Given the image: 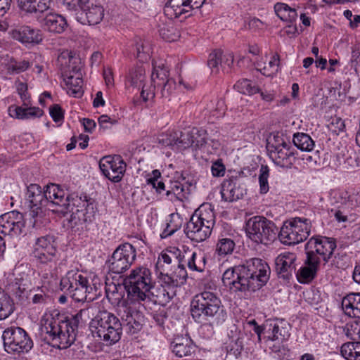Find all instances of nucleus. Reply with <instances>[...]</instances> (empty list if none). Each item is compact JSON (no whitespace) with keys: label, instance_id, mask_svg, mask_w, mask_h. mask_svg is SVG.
Here are the masks:
<instances>
[{"label":"nucleus","instance_id":"30","mask_svg":"<svg viewBox=\"0 0 360 360\" xmlns=\"http://www.w3.org/2000/svg\"><path fill=\"white\" fill-rule=\"evenodd\" d=\"M188 277L187 271L185 268L184 259L179 260L178 267L172 274H163L161 273V281L163 283L170 284L176 290L178 287L182 285Z\"/></svg>","mask_w":360,"mask_h":360},{"label":"nucleus","instance_id":"7","mask_svg":"<svg viewBox=\"0 0 360 360\" xmlns=\"http://www.w3.org/2000/svg\"><path fill=\"white\" fill-rule=\"evenodd\" d=\"M246 234L257 243L267 245L274 241L278 229L275 224L262 216H255L246 222Z\"/></svg>","mask_w":360,"mask_h":360},{"label":"nucleus","instance_id":"60","mask_svg":"<svg viewBox=\"0 0 360 360\" xmlns=\"http://www.w3.org/2000/svg\"><path fill=\"white\" fill-rule=\"evenodd\" d=\"M287 143H290V142L285 141L281 136L274 135L273 137L269 139L266 148L269 151V149L281 148L282 146H287Z\"/></svg>","mask_w":360,"mask_h":360},{"label":"nucleus","instance_id":"57","mask_svg":"<svg viewBox=\"0 0 360 360\" xmlns=\"http://www.w3.org/2000/svg\"><path fill=\"white\" fill-rule=\"evenodd\" d=\"M269 168L267 166H262L260 174L259 176V182L261 193H266L269 191L268 177Z\"/></svg>","mask_w":360,"mask_h":360},{"label":"nucleus","instance_id":"40","mask_svg":"<svg viewBox=\"0 0 360 360\" xmlns=\"http://www.w3.org/2000/svg\"><path fill=\"white\" fill-rule=\"evenodd\" d=\"M338 199L341 205L348 210H354L360 206V193H353L349 194L347 191L338 194Z\"/></svg>","mask_w":360,"mask_h":360},{"label":"nucleus","instance_id":"33","mask_svg":"<svg viewBox=\"0 0 360 360\" xmlns=\"http://www.w3.org/2000/svg\"><path fill=\"white\" fill-rule=\"evenodd\" d=\"M184 263L187 264L189 269L202 272L206 265L205 255L201 252L188 251L182 255Z\"/></svg>","mask_w":360,"mask_h":360},{"label":"nucleus","instance_id":"22","mask_svg":"<svg viewBox=\"0 0 360 360\" xmlns=\"http://www.w3.org/2000/svg\"><path fill=\"white\" fill-rule=\"evenodd\" d=\"M176 179L174 181H170L169 184L166 186L165 196L168 200L172 202H183L188 198L189 194L188 187L185 186L181 181L185 180L186 177L182 172H176L174 176Z\"/></svg>","mask_w":360,"mask_h":360},{"label":"nucleus","instance_id":"5","mask_svg":"<svg viewBox=\"0 0 360 360\" xmlns=\"http://www.w3.org/2000/svg\"><path fill=\"white\" fill-rule=\"evenodd\" d=\"M191 311L193 319L202 323L216 316L221 309L220 299L213 292L204 291L194 296L191 301Z\"/></svg>","mask_w":360,"mask_h":360},{"label":"nucleus","instance_id":"23","mask_svg":"<svg viewBox=\"0 0 360 360\" xmlns=\"http://www.w3.org/2000/svg\"><path fill=\"white\" fill-rule=\"evenodd\" d=\"M295 253L285 252L280 254L276 259V269L280 278L289 279L296 270Z\"/></svg>","mask_w":360,"mask_h":360},{"label":"nucleus","instance_id":"45","mask_svg":"<svg viewBox=\"0 0 360 360\" xmlns=\"http://www.w3.org/2000/svg\"><path fill=\"white\" fill-rule=\"evenodd\" d=\"M197 132L196 128H193L190 131H178V140L176 141V148L185 149L193 146V136Z\"/></svg>","mask_w":360,"mask_h":360},{"label":"nucleus","instance_id":"63","mask_svg":"<svg viewBox=\"0 0 360 360\" xmlns=\"http://www.w3.org/2000/svg\"><path fill=\"white\" fill-rule=\"evenodd\" d=\"M345 127V124L344 120L337 117L332 118L331 122L328 124L329 130L337 135L339 134L340 132L343 131Z\"/></svg>","mask_w":360,"mask_h":360},{"label":"nucleus","instance_id":"25","mask_svg":"<svg viewBox=\"0 0 360 360\" xmlns=\"http://www.w3.org/2000/svg\"><path fill=\"white\" fill-rule=\"evenodd\" d=\"M242 264L235 266L226 269L222 276V281L224 285L233 287L240 291H245V278L243 272Z\"/></svg>","mask_w":360,"mask_h":360},{"label":"nucleus","instance_id":"62","mask_svg":"<svg viewBox=\"0 0 360 360\" xmlns=\"http://www.w3.org/2000/svg\"><path fill=\"white\" fill-rule=\"evenodd\" d=\"M302 160L309 167L320 166L321 164V159L318 150L304 155Z\"/></svg>","mask_w":360,"mask_h":360},{"label":"nucleus","instance_id":"35","mask_svg":"<svg viewBox=\"0 0 360 360\" xmlns=\"http://www.w3.org/2000/svg\"><path fill=\"white\" fill-rule=\"evenodd\" d=\"M306 264L307 266L301 267L297 272V280L301 283H309L314 278L320 263L319 261L314 262L307 256Z\"/></svg>","mask_w":360,"mask_h":360},{"label":"nucleus","instance_id":"10","mask_svg":"<svg viewBox=\"0 0 360 360\" xmlns=\"http://www.w3.org/2000/svg\"><path fill=\"white\" fill-rule=\"evenodd\" d=\"M4 346L8 353H27L33 347V342L27 332L20 327L11 326L2 334Z\"/></svg>","mask_w":360,"mask_h":360},{"label":"nucleus","instance_id":"6","mask_svg":"<svg viewBox=\"0 0 360 360\" xmlns=\"http://www.w3.org/2000/svg\"><path fill=\"white\" fill-rule=\"evenodd\" d=\"M243 266V274L246 280L245 291H256L264 286L269 279L271 270L262 259L252 258Z\"/></svg>","mask_w":360,"mask_h":360},{"label":"nucleus","instance_id":"9","mask_svg":"<svg viewBox=\"0 0 360 360\" xmlns=\"http://www.w3.org/2000/svg\"><path fill=\"white\" fill-rule=\"evenodd\" d=\"M310 232L311 222L309 219L295 218L293 221L283 224L277 236L283 244L290 245L306 240Z\"/></svg>","mask_w":360,"mask_h":360},{"label":"nucleus","instance_id":"39","mask_svg":"<svg viewBox=\"0 0 360 360\" xmlns=\"http://www.w3.org/2000/svg\"><path fill=\"white\" fill-rule=\"evenodd\" d=\"M340 352L347 360H360V342L345 343L342 345Z\"/></svg>","mask_w":360,"mask_h":360},{"label":"nucleus","instance_id":"20","mask_svg":"<svg viewBox=\"0 0 360 360\" xmlns=\"http://www.w3.org/2000/svg\"><path fill=\"white\" fill-rule=\"evenodd\" d=\"M25 225L23 215L18 211L9 212L0 217V232L4 235L18 236Z\"/></svg>","mask_w":360,"mask_h":360},{"label":"nucleus","instance_id":"26","mask_svg":"<svg viewBox=\"0 0 360 360\" xmlns=\"http://www.w3.org/2000/svg\"><path fill=\"white\" fill-rule=\"evenodd\" d=\"M246 190L236 179L225 180L221 185V198L227 202L239 200L245 194Z\"/></svg>","mask_w":360,"mask_h":360},{"label":"nucleus","instance_id":"12","mask_svg":"<svg viewBox=\"0 0 360 360\" xmlns=\"http://www.w3.org/2000/svg\"><path fill=\"white\" fill-rule=\"evenodd\" d=\"M336 248L335 240L333 238L314 236L305 245L306 254L314 262H321V259L327 263Z\"/></svg>","mask_w":360,"mask_h":360},{"label":"nucleus","instance_id":"34","mask_svg":"<svg viewBox=\"0 0 360 360\" xmlns=\"http://www.w3.org/2000/svg\"><path fill=\"white\" fill-rule=\"evenodd\" d=\"M345 314L350 317L360 318V293H350L342 300Z\"/></svg>","mask_w":360,"mask_h":360},{"label":"nucleus","instance_id":"32","mask_svg":"<svg viewBox=\"0 0 360 360\" xmlns=\"http://www.w3.org/2000/svg\"><path fill=\"white\" fill-rule=\"evenodd\" d=\"M20 10L28 13H44L51 8V0H17Z\"/></svg>","mask_w":360,"mask_h":360},{"label":"nucleus","instance_id":"14","mask_svg":"<svg viewBox=\"0 0 360 360\" xmlns=\"http://www.w3.org/2000/svg\"><path fill=\"white\" fill-rule=\"evenodd\" d=\"M136 252L130 243L120 245L112 253L108 261L111 272L120 274L126 271L135 261Z\"/></svg>","mask_w":360,"mask_h":360},{"label":"nucleus","instance_id":"56","mask_svg":"<svg viewBox=\"0 0 360 360\" xmlns=\"http://www.w3.org/2000/svg\"><path fill=\"white\" fill-rule=\"evenodd\" d=\"M178 135V131H172L169 134H162L158 139L159 143H160L163 146L176 147Z\"/></svg>","mask_w":360,"mask_h":360},{"label":"nucleus","instance_id":"50","mask_svg":"<svg viewBox=\"0 0 360 360\" xmlns=\"http://www.w3.org/2000/svg\"><path fill=\"white\" fill-rule=\"evenodd\" d=\"M207 65L212 73H219L220 68H223L222 52L218 50L211 53L208 58Z\"/></svg>","mask_w":360,"mask_h":360},{"label":"nucleus","instance_id":"48","mask_svg":"<svg viewBox=\"0 0 360 360\" xmlns=\"http://www.w3.org/2000/svg\"><path fill=\"white\" fill-rule=\"evenodd\" d=\"M235 89L243 94L252 95L259 91V88L250 80H238L234 85Z\"/></svg>","mask_w":360,"mask_h":360},{"label":"nucleus","instance_id":"55","mask_svg":"<svg viewBox=\"0 0 360 360\" xmlns=\"http://www.w3.org/2000/svg\"><path fill=\"white\" fill-rule=\"evenodd\" d=\"M343 333L350 340L360 339V328L356 322L348 323L343 327Z\"/></svg>","mask_w":360,"mask_h":360},{"label":"nucleus","instance_id":"15","mask_svg":"<svg viewBox=\"0 0 360 360\" xmlns=\"http://www.w3.org/2000/svg\"><path fill=\"white\" fill-rule=\"evenodd\" d=\"M117 311L121 319L122 330L126 333L133 335L141 330L143 321L141 313L124 302L118 306Z\"/></svg>","mask_w":360,"mask_h":360},{"label":"nucleus","instance_id":"3","mask_svg":"<svg viewBox=\"0 0 360 360\" xmlns=\"http://www.w3.org/2000/svg\"><path fill=\"white\" fill-rule=\"evenodd\" d=\"M215 224V216L210 205H202L186 224L184 232L191 240L199 243L211 234Z\"/></svg>","mask_w":360,"mask_h":360},{"label":"nucleus","instance_id":"43","mask_svg":"<svg viewBox=\"0 0 360 360\" xmlns=\"http://www.w3.org/2000/svg\"><path fill=\"white\" fill-rule=\"evenodd\" d=\"M294 145L302 150L311 152L314 146V142L311 138L304 133H297L293 136Z\"/></svg>","mask_w":360,"mask_h":360},{"label":"nucleus","instance_id":"41","mask_svg":"<svg viewBox=\"0 0 360 360\" xmlns=\"http://www.w3.org/2000/svg\"><path fill=\"white\" fill-rule=\"evenodd\" d=\"M286 323L275 322L274 324L271 323L270 326L271 328V335L269 338L272 340L283 341L287 340L290 337V333Z\"/></svg>","mask_w":360,"mask_h":360},{"label":"nucleus","instance_id":"24","mask_svg":"<svg viewBox=\"0 0 360 360\" xmlns=\"http://www.w3.org/2000/svg\"><path fill=\"white\" fill-rule=\"evenodd\" d=\"M268 152L274 163L281 167L290 168L295 159L294 148L290 143L281 148L269 149Z\"/></svg>","mask_w":360,"mask_h":360},{"label":"nucleus","instance_id":"18","mask_svg":"<svg viewBox=\"0 0 360 360\" xmlns=\"http://www.w3.org/2000/svg\"><path fill=\"white\" fill-rule=\"evenodd\" d=\"M25 205L30 210L32 217H41L43 208L46 206V199L44 191L36 184H32L27 187L25 195Z\"/></svg>","mask_w":360,"mask_h":360},{"label":"nucleus","instance_id":"27","mask_svg":"<svg viewBox=\"0 0 360 360\" xmlns=\"http://www.w3.org/2000/svg\"><path fill=\"white\" fill-rule=\"evenodd\" d=\"M172 352L178 357L191 356L195 351V345L188 335L176 337L171 342Z\"/></svg>","mask_w":360,"mask_h":360},{"label":"nucleus","instance_id":"51","mask_svg":"<svg viewBox=\"0 0 360 360\" xmlns=\"http://www.w3.org/2000/svg\"><path fill=\"white\" fill-rule=\"evenodd\" d=\"M160 179V172L158 169H155L152 172L151 176L147 179L148 184L155 188L158 193H162L166 190V185Z\"/></svg>","mask_w":360,"mask_h":360},{"label":"nucleus","instance_id":"17","mask_svg":"<svg viewBox=\"0 0 360 360\" xmlns=\"http://www.w3.org/2000/svg\"><path fill=\"white\" fill-rule=\"evenodd\" d=\"M205 0H169L164 11L171 18L183 16L186 18L192 15V11L198 9L205 4Z\"/></svg>","mask_w":360,"mask_h":360},{"label":"nucleus","instance_id":"44","mask_svg":"<svg viewBox=\"0 0 360 360\" xmlns=\"http://www.w3.org/2000/svg\"><path fill=\"white\" fill-rule=\"evenodd\" d=\"M14 311V304L9 295L0 292V320L5 319Z\"/></svg>","mask_w":360,"mask_h":360},{"label":"nucleus","instance_id":"1","mask_svg":"<svg viewBox=\"0 0 360 360\" xmlns=\"http://www.w3.org/2000/svg\"><path fill=\"white\" fill-rule=\"evenodd\" d=\"M44 191L45 198L46 199V205L49 204L52 206H56L58 208L53 210V211L63 214L69 211L72 212L70 222L75 226L91 220V217L94 212L92 199H87L85 196L84 199L82 200L81 197H77L72 199L73 207L70 210L71 204L69 194L60 186L56 184H50L46 186Z\"/></svg>","mask_w":360,"mask_h":360},{"label":"nucleus","instance_id":"36","mask_svg":"<svg viewBox=\"0 0 360 360\" xmlns=\"http://www.w3.org/2000/svg\"><path fill=\"white\" fill-rule=\"evenodd\" d=\"M153 71L151 75L153 84L150 86L155 89L159 86H162L163 82H166L167 79H170L171 78H169V70L163 63H161L157 65L156 63H153Z\"/></svg>","mask_w":360,"mask_h":360},{"label":"nucleus","instance_id":"19","mask_svg":"<svg viewBox=\"0 0 360 360\" xmlns=\"http://www.w3.org/2000/svg\"><path fill=\"white\" fill-rule=\"evenodd\" d=\"M127 82L134 88L141 89V96L144 101H147L155 96V88L152 86H146L144 84L146 80V70L143 64H139L129 70L127 77Z\"/></svg>","mask_w":360,"mask_h":360},{"label":"nucleus","instance_id":"47","mask_svg":"<svg viewBox=\"0 0 360 360\" xmlns=\"http://www.w3.org/2000/svg\"><path fill=\"white\" fill-rule=\"evenodd\" d=\"M169 218L170 219L167 222V226L161 234L162 238L172 235L181 226L182 219L179 214H172L169 215Z\"/></svg>","mask_w":360,"mask_h":360},{"label":"nucleus","instance_id":"13","mask_svg":"<svg viewBox=\"0 0 360 360\" xmlns=\"http://www.w3.org/2000/svg\"><path fill=\"white\" fill-rule=\"evenodd\" d=\"M57 243L53 236L46 235L37 238L32 254L42 264L56 266Z\"/></svg>","mask_w":360,"mask_h":360},{"label":"nucleus","instance_id":"38","mask_svg":"<svg viewBox=\"0 0 360 360\" xmlns=\"http://www.w3.org/2000/svg\"><path fill=\"white\" fill-rule=\"evenodd\" d=\"M160 36L165 41H174L179 37V32L172 21L162 23L158 30Z\"/></svg>","mask_w":360,"mask_h":360},{"label":"nucleus","instance_id":"21","mask_svg":"<svg viewBox=\"0 0 360 360\" xmlns=\"http://www.w3.org/2000/svg\"><path fill=\"white\" fill-rule=\"evenodd\" d=\"M161 280V276L160 277ZM176 290L170 284H165L160 281L158 284L152 283L146 293V300H149L160 305L167 304L176 295Z\"/></svg>","mask_w":360,"mask_h":360},{"label":"nucleus","instance_id":"11","mask_svg":"<svg viewBox=\"0 0 360 360\" xmlns=\"http://www.w3.org/2000/svg\"><path fill=\"white\" fill-rule=\"evenodd\" d=\"M63 287L68 286L67 290L71 297L76 302L94 300L91 295V288L89 286V279L78 271H69L65 278L61 280Z\"/></svg>","mask_w":360,"mask_h":360},{"label":"nucleus","instance_id":"8","mask_svg":"<svg viewBox=\"0 0 360 360\" xmlns=\"http://www.w3.org/2000/svg\"><path fill=\"white\" fill-rule=\"evenodd\" d=\"M152 283L151 271L146 266L136 267L124 278V288L127 294L135 300H146V293Z\"/></svg>","mask_w":360,"mask_h":360},{"label":"nucleus","instance_id":"37","mask_svg":"<svg viewBox=\"0 0 360 360\" xmlns=\"http://www.w3.org/2000/svg\"><path fill=\"white\" fill-rule=\"evenodd\" d=\"M184 259L182 257L181 250L176 247H170L165 250L162 251L158 257V265L163 266V264H170L172 262Z\"/></svg>","mask_w":360,"mask_h":360},{"label":"nucleus","instance_id":"2","mask_svg":"<svg viewBox=\"0 0 360 360\" xmlns=\"http://www.w3.org/2000/svg\"><path fill=\"white\" fill-rule=\"evenodd\" d=\"M96 307L91 306L80 309L75 315L64 319H51L47 320L42 328V332L58 344L60 349L69 347L76 340L78 325L83 318H89L94 315Z\"/></svg>","mask_w":360,"mask_h":360},{"label":"nucleus","instance_id":"53","mask_svg":"<svg viewBox=\"0 0 360 360\" xmlns=\"http://www.w3.org/2000/svg\"><path fill=\"white\" fill-rule=\"evenodd\" d=\"M8 290L18 300L23 301L27 298V291L25 285H22L18 282L12 283L9 285Z\"/></svg>","mask_w":360,"mask_h":360},{"label":"nucleus","instance_id":"61","mask_svg":"<svg viewBox=\"0 0 360 360\" xmlns=\"http://www.w3.org/2000/svg\"><path fill=\"white\" fill-rule=\"evenodd\" d=\"M89 0H63V4L70 11H77L79 8L82 11L86 7Z\"/></svg>","mask_w":360,"mask_h":360},{"label":"nucleus","instance_id":"16","mask_svg":"<svg viewBox=\"0 0 360 360\" xmlns=\"http://www.w3.org/2000/svg\"><path fill=\"white\" fill-rule=\"evenodd\" d=\"M99 167L102 173L111 181L119 182L126 171L127 165L119 155H108L101 159Z\"/></svg>","mask_w":360,"mask_h":360},{"label":"nucleus","instance_id":"29","mask_svg":"<svg viewBox=\"0 0 360 360\" xmlns=\"http://www.w3.org/2000/svg\"><path fill=\"white\" fill-rule=\"evenodd\" d=\"M103 15L104 10L101 6L91 4V6L86 5V7L81 11L78 18L82 24L92 25L99 23Z\"/></svg>","mask_w":360,"mask_h":360},{"label":"nucleus","instance_id":"46","mask_svg":"<svg viewBox=\"0 0 360 360\" xmlns=\"http://www.w3.org/2000/svg\"><path fill=\"white\" fill-rule=\"evenodd\" d=\"M212 116L216 117H223L225 114L226 106L222 100H212L209 101L205 108Z\"/></svg>","mask_w":360,"mask_h":360},{"label":"nucleus","instance_id":"59","mask_svg":"<svg viewBox=\"0 0 360 360\" xmlns=\"http://www.w3.org/2000/svg\"><path fill=\"white\" fill-rule=\"evenodd\" d=\"M159 87L162 96L168 98L176 89V82L173 79H167L166 82H162V86H159L158 88Z\"/></svg>","mask_w":360,"mask_h":360},{"label":"nucleus","instance_id":"64","mask_svg":"<svg viewBox=\"0 0 360 360\" xmlns=\"http://www.w3.org/2000/svg\"><path fill=\"white\" fill-rule=\"evenodd\" d=\"M91 283L89 282V286L91 288V295L94 297V300L100 295V290L101 286L103 285L100 278L94 275L91 277Z\"/></svg>","mask_w":360,"mask_h":360},{"label":"nucleus","instance_id":"4","mask_svg":"<svg viewBox=\"0 0 360 360\" xmlns=\"http://www.w3.org/2000/svg\"><path fill=\"white\" fill-rule=\"evenodd\" d=\"M90 330L94 335L112 345L120 340L122 332L120 320L107 311H99L90 323Z\"/></svg>","mask_w":360,"mask_h":360},{"label":"nucleus","instance_id":"49","mask_svg":"<svg viewBox=\"0 0 360 360\" xmlns=\"http://www.w3.org/2000/svg\"><path fill=\"white\" fill-rule=\"evenodd\" d=\"M235 248V243L231 238H219L216 245V252L220 256H225L232 253Z\"/></svg>","mask_w":360,"mask_h":360},{"label":"nucleus","instance_id":"42","mask_svg":"<svg viewBox=\"0 0 360 360\" xmlns=\"http://www.w3.org/2000/svg\"><path fill=\"white\" fill-rule=\"evenodd\" d=\"M14 116L18 119L27 120L34 117H40L44 112L37 107L23 108L22 106L16 107L14 110Z\"/></svg>","mask_w":360,"mask_h":360},{"label":"nucleus","instance_id":"28","mask_svg":"<svg viewBox=\"0 0 360 360\" xmlns=\"http://www.w3.org/2000/svg\"><path fill=\"white\" fill-rule=\"evenodd\" d=\"M12 37L22 43L39 44L42 41L41 31L31 28L29 26H22L13 30Z\"/></svg>","mask_w":360,"mask_h":360},{"label":"nucleus","instance_id":"58","mask_svg":"<svg viewBox=\"0 0 360 360\" xmlns=\"http://www.w3.org/2000/svg\"><path fill=\"white\" fill-rule=\"evenodd\" d=\"M136 56L140 61H143L149 58V51L148 46L145 45L144 41L139 39L136 43Z\"/></svg>","mask_w":360,"mask_h":360},{"label":"nucleus","instance_id":"31","mask_svg":"<svg viewBox=\"0 0 360 360\" xmlns=\"http://www.w3.org/2000/svg\"><path fill=\"white\" fill-rule=\"evenodd\" d=\"M41 25L50 32L60 34L65 31L68 23L62 15L50 13L42 20Z\"/></svg>","mask_w":360,"mask_h":360},{"label":"nucleus","instance_id":"52","mask_svg":"<svg viewBox=\"0 0 360 360\" xmlns=\"http://www.w3.org/2000/svg\"><path fill=\"white\" fill-rule=\"evenodd\" d=\"M65 82L69 86V91L75 97H79L82 95V84L83 82L81 78L74 79L73 77H69Z\"/></svg>","mask_w":360,"mask_h":360},{"label":"nucleus","instance_id":"54","mask_svg":"<svg viewBox=\"0 0 360 360\" xmlns=\"http://www.w3.org/2000/svg\"><path fill=\"white\" fill-rule=\"evenodd\" d=\"M279 65L278 55H274L268 63L267 65L260 69V72L265 76L270 77L278 72Z\"/></svg>","mask_w":360,"mask_h":360}]
</instances>
